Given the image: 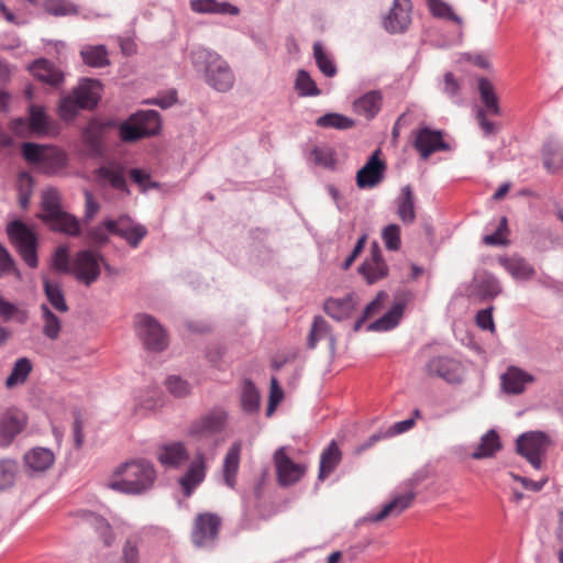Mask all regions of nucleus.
<instances>
[{"label":"nucleus","mask_w":563,"mask_h":563,"mask_svg":"<svg viewBox=\"0 0 563 563\" xmlns=\"http://www.w3.org/2000/svg\"><path fill=\"white\" fill-rule=\"evenodd\" d=\"M29 130L30 132L43 135L49 131V123L52 120L46 114L45 109L41 106L31 104L29 107Z\"/></svg>","instance_id":"79ce46f5"},{"label":"nucleus","mask_w":563,"mask_h":563,"mask_svg":"<svg viewBox=\"0 0 563 563\" xmlns=\"http://www.w3.org/2000/svg\"><path fill=\"white\" fill-rule=\"evenodd\" d=\"M331 333L332 329L328 321L321 316H316L307 340L308 349L313 350L321 339H327Z\"/></svg>","instance_id":"09e8293b"},{"label":"nucleus","mask_w":563,"mask_h":563,"mask_svg":"<svg viewBox=\"0 0 563 563\" xmlns=\"http://www.w3.org/2000/svg\"><path fill=\"white\" fill-rule=\"evenodd\" d=\"M155 479L156 471L150 461L132 460L117 467L109 487L128 495H142L153 487Z\"/></svg>","instance_id":"f257e3e1"},{"label":"nucleus","mask_w":563,"mask_h":563,"mask_svg":"<svg viewBox=\"0 0 563 563\" xmlns=\"http://www.w3.org/2000/svg\"><path fill=\"white\" fill-rule=\"evenodd\" d=\"M190 9L200 14L238 15L240 9L227 1L191 0Z\"/></svg>","instance_id":"c85d7f7f"},{"label":"nucleus","mask_w":563,"mask_h":563,"mask_svg":"<svg viewBox=\"0 0 563 563\" xmlns=\"http://www.w3.org/2000/svg\"><path fill=\"white\" fill-rule=\"evenodd\" d=\"M342 460V452L338 444L332 441L321 453L319 463L318 479L323 482L334 472Z\"/></svg>","instance_id":"c756f323"},{"label":"nucleus","mask_w":563,"mask_h":563,"mask_svg":"<svg viewBox=\"0 0 563 563\" xmlns=\"http://www.w3.org/2000/svg\"><path fill=\"white\" fill-rule=\"evenodd\" d=\"M474 290L482 300L493 299L501 292L499 280L492 274H484L474 279Z\"/></svg>","instance_id":"58836bf2"},{"label":"nucleus","mask_w":563,"mask_h":563,"mask_svg":"<svg viewBox=\"0 0 563 563\" xmlns=\"http://www.w3.org/2000/svg\"><path fill=\"white\" fill-rule=\"evenodd\" d=\"M274 461L278 484L283 487L296 484L306 473V467L301 464L295 463L286 454L285 448H279L275 452Z\"/></svg>","instance_id":"2eb2a0df"},{"label":"nucleus","mask_w":563,"mask_h":563,"mask_svg":"<svg viewBox=\"0 0 563 563\" xmlns=\"http://www.w3.org/2000/svg\"><path fill=\"white\" fill-rule=\"evenodd\" d=\"M31 70L37 79L53 87L59 86L64 80L63 73L46 59L35 60Z\"/></svg>","instance_id":"f704fd0d"},{"label":"nucleus","mask_w":563,"mask_h":563,"mask_svg":"<svg viewBox=\"0 0 563 563\" xmlns=\"http://www.w3.org/2000/svg\"><path fill=\"white\" fill-rule=\"evenodd\" d=\"M316 124L324 129L347 130L353 128L355 122L349 117L331 112L319 117Z\"/></svg>","instance_id":"8fccbe9b"},{"label":"nucleus","mask_w":563,"mask_h":563,"mask_svg":"<svg viewBox=\"0 0 563 563\" xmlns=\"http://www.w3.org/2000/svg\"><path fill=\"white\" fill-rule=\"evenodd\" d=\"M19 203L21 208L26 209L30 203V198L32 194L33 179L31 175L26 172H21L19 174Z\"/></svg>","instance_id":"680f3d73"},{"label":"nucleus","mask_w":563,"mask_h":563,"mask_svg":"<svg viewBox=\"0 0 563 563\" xmlns=\"http://www.w3.org/2000/svg\"><path fill=\"white\" fill-rule=\"evenodd\" d=\"M80 56L89 67L101 68L110 64L108 49L104 45H84L80 49Z\"/></svg>","instance_id":"4c0bfd02"},{"label":"nucleus","mask_w":563,"mask_h":563,"mask_svg":"<svg viewBox=\"0 0 563 563\" xmlns=\"http://www.w3.org/2000/svg\"><path fill=\"white\" fill-rule=\"evenodd\" d=\"M135 328L143 345L152 352H162L168 345V338L161 323L150 314L140 313L135 317Z\"/></svg>","instance_id":"0eeeda50"},{"label":"nucleus","mask_w":563,"mask_h":563,"mask_svg":"<svg viewBox=\"0 0 563 563\" xmlns=\"http://www.w3.org/2000/svg\"><path fill=\"white\" fill-rule=\"evenodd\" d=\"M534 380V377L515 366H511L507 369L506 373L501 375V386L505 393L511 395H519L525 391L527 384H530Z\"/></svg>","instance_id":"bb28decb"},{"label":"nucleus","mask_w":563,"mask_h":563,"mask_svg":"<svg viewBox=\"0 0 563 563\" xmlns=\"http://www.w3.org/2000/svg\"><path fill=\"white\" fill-rule=\"evenodd\" d=\"M498 263L517 280H530L536 276L534 267L520 255L499 256Z\"/></svg>","instance_id":"393cba45"},{"label":"nucleus","mask_w":563,"mask_h":563,"mask_svg":"<svg viewBox=\"0 0 563 563\" xmlns=\"http://www.w3.org/2000/svg\"><path fill=\"white\" fill-rule=\"evenodd\" d=\"M168 391L177 398L186 397L191 391L190 384L180 376L172 375L166 379Z\"/></svg>","instance_id":"e2e57ef3"},{"label":"nucleus","mask_w":563,"mask_h":563,"mask_svg":"<svg viewBox=\"0 0 563 563\" xmlns=\"http://www.w3.org/2000/svg\"><path fill=\"white\" fill-rule=\"evenodd\" d=\"M443 91L454 102L461 101V86L452 73L444 74Z\"/></svg>","instance_id":"338daca9"},{"label":"nucleus","mask_w":563,"mask_h":563,"mask_svg":"<svg viewBox=\"0 0 563 563\" xmlns=\"http://www.w3.org/2000/svg\"><path fill=\"white\" fill-rule=\"evenodd\" d=\"M32 363L27 357L18 358L12 367L10 375L5 379V387L12 389L26 382L32 372Z\"/></svg>","instance_id":"a18cd8bd"},{"label":"nucleus","mask_w":563,"mask_h":563,"mask_svg":"<svg viewBox=\"0 0 563 563\" xmlns=\"http://www.w3.org/2000/svg\"><path fill=\"white\" fill-rule=\"evenodd\" d=\"M21 153L29 164L47 175L62 172L68 164L67 154L56 146L25 142L22 144Z\"/></svg>","instance_id":"7ed1b4c3"},{"label":"nucleus","mask_w":563,"mask_h":563,"mask_svg":"<svg viewBox=\"0 0 563 563\" xmlns=\"http://www.w3.org/2000/svg\"><path fill=\"white\" fill-rule=\"evenodd\" d=\"M157 460L167 468H179L188 462L189 453L183 442H172L159 448Z\"/></svg>","instance_id":"b1692460"},{"label":"nucleus","mask_w":563,"mask_h":563,"mask_svg":"<svg viewBox=\"0 0 563 563\" xmlns=\"http://www.w3.org/2000/svg\"><path fill=\"white\" fill-rule=\"evenodd\" d=\"M295 89L301 97H313L321 93L320 89L317 87L309 73L303 69H300L297 73Z\"/></svg>","instance_id":"864d4df0"},{"label":"nucleus","mask_w":563,"mask_h":563,"mask_svg":"<svg viewBox=\"0 0 563 563\" xmlns=\"http://www.w3.org/2000/svg\"><path fill=\"white\" fill-rule=\"evenodd\" d=\"M162 129L161 115L156 110H140L119 125V136L124 143L157 135Z\"/></svg>","instance_id":"20e7f679"},{"label":"nucleus","mask_w":563,"mask_h":563,"mask_svg":"<svg viewBox=\"0 0 563 563\" xmlns=\"http://www.w3.org/2000/svg\"><path fill=\"white\" fill-rule=\"evenodd\" d=\"M43 214L41 219L45 222L62 211L59 197L56 190L51 189L44 192L42 198Z\"/></svg>","instance_id":"4d7b16f0"},{"label":"nucleus","mask_w":563,"mask_h":563,"mask_svg":"<svg viewBox=\"0 0 563 563\" xmlns=\"http://www.w3.org/2000/svg\"><path fill=\"white\" fill-rule=\"evenodd\" d=\"M397 216L405 224H411L416 220L415 197L409 185L401 189L400 196L396 200Z\"/></svg>","instance_id":"c9c22d12"},{"label":"nucleus","mask_w":563,"mask_h":563,"mask_svg":"<svg viewBox=\"0 0 563 563\" xmlns=\"http://www.w3.org/2000/svg\"><path fill=\"white\" fill-rule=\"evenodd\" d=\"M382 239L388 251H399L401 246L400 227L391 223L382 230Z\"/></svg>","instance_id":"bf43d9fd"},{"label":"nucleus","mask_w":563,"mask_h":563,"mask_svg":"<svg viewBox=\"0 0 563 563\" xmlns=\"http://www.w3.org/2000/svg\"><path fill=\"white\" fill-rule=\"evenodd\" d=\"M410 10V0H394L393 8L384 20L385 29L390 33L405 32L411 21Z\"/></svg>","instance_id":"412c9836"},{"label":"nucleus","mask_w":563,"mask_h":563,"mask_svg":"<svg viewBox=\"0 0 563 563\" xmlns=\"http://www.w3.org/2000/svg\"><path fill=\"white\" fill-rule=\"evenodd\" d=\"M112 235L120 236L132 249L139 247L148 231L145 225L135 222L130 216L121 214L114 222H109Z\"/></svg>","instance_id":"ddd939ff"},{"label":"nucleus","mask_w":563,"mask_h":563,"mask_svg":"<svg viewBox=\"0 0 563 563\" xmlns=\"http://www.w3.org/2000/svg\"><path fill=\"white\" fill-rule=\"evenodd\" d=\"M413 298L409 289H399L395 292V302L380 318L367 325V331H388L398 325L407 303Z\"/></svg>","instance_id":"f8f14e48"},{"label":"nucleus","mask_w":563,"mask_h":563,"mask_svg":"<svg viewBox=\"0 0 563 563\" xmlns=\"http://www.w3.org/2000/svg\"><path fill=\"white\" fill-rule=\"evenodd\" d=\"M190 60L197 71L203 73L205 81L218 92H228L235 82L229 63L217 52L198 46L191 49Z\"/></svg>","instance_id":"f03ea898"},{"label":"nucleus","mask_w":563,"mask_h":563,"mask_svg":"<svg viewBox=\"0 0 563 563\" xmlns=\"http://www.w3.org/2000/svg\"><path fill=\"white\" fill-rule=\"evenodd\" d=\"M416 493L410 490L406 494L396 496L393 500L383 506L376 514H369L362 519L363 522H378L387 518L389 515H399L405 509L409 508L415 499Z\"/></svg>","instance_id":"a878e982"},{"label":"nucleus","mask_w":563,"mask_h":563,"mask_svg":"<svg viewBox=\"0 0 563 563\" xmlns=\"http://www.w3.org/2000/svg\"><path fill=\"white\" fill-rule=\"evenodd\" d=\"M227 421V412L220 408H213L190 422L187 435L196 441L211 439L223 431Z\"/></svg>","instance_id":"6e6552de"},{"label":"nucleus","mask_w":563,"mask_h":563,"mask_svg":"<svg viewBox=\"0 0 563 563\" xmlns=\"http://www.w3.org/2000/svg\"><path fill=\"white\" fill-rule=\"evenodd\" d=\"M96 175L100 183L108 184L112 189L126 196L131 194L126 181V169L123 165L111 164L100 166L96 170Z\"/></svg>","instance_id":"5701e85b"},{"label":"nucleus","mask_w":563,"mask_h":563,"mask_svg":"<svg viewBox=\"0 0 563 563\" xmlns=\"http://www.w3.org/2000/svg\"><path fill=\"white\" fill-rule=\"evenodd\" d=\"M45 223L55 232H60L69 236H79L81 233L79 220L62 210L51 220H46Z\"/></svg>","instance_id":"2f4dec72"},{"label":"nucleus","mask_w":563,"mask_h":563,"mask_svg":"<svg viewBox=\"0 0 563 563\" xmlns=\"http://www.w3.org/2000/svg\"><path fill=\"white\" fill-rule=\"evenodd\" d=\"M383 95L379 90H371L358 97L354 103V111L367 120L374 119L382 109Z\"/></svg>","instance_id":"cd10ccee"},{"label":"nucleus","mask_w":563,"mask_h":563,"mask_svg":"<svg viewBox=\"0 0 563 563\" xmlns=\"http://www.w3.org/2000/svg\"><path fill=\"white\" fill-rule=\"evenodd\" d=\"M122 563H140L137 541L133 538L126 539L123 544Z\"/></svg>","instance_id":"774afa93"},{"label":"nucleus","mask_w":563,"mask_h":563,"mask_svg":"<svg viewBox=\"0 0 563 563\" xmlns=\"http://www.w3.org/2000/svg\"><path fill=\"white\" fill-rule=\"evenodd\" d=\"M242 451L241 442H234L228 450L223 461V479L230 487L234 488L236 484V474L240 466V456Z\"/></svg>","instance_id":"7c9ffc66"},{"label":"nucleus","mask_w":563,"mask_h":563,"mask_svg":"<svg viewBox=\"0 0 563 563\" xmlns=\"http://www.w3.org/2000/svg\"><path fill=\"white\" fill-rule=\"evenodd\" d=\"M26 422L25 413L14 407L0 413V446H9L24 430Z\"/></svg>","instance_id":"dca6fc26"},{"label":"nucleus","mask_w":563,"mask_h":563,"mask_svg":"<svg viewBox=\"0 0 563 563\" xmlns=\"http://www.w3.org/2000/svg\"><path fill=\"white\" fill-rule=\"evenodd\" d=\"M42 317L44 320L43 333L51 340H56L60 332V320L52 312V310L43 303L41 306Z\"/></svg>","instance_id":"5fc2aeb1"},{"label":"nucleus","mask_w":563,"mask_h":563,"mask_svg":"<svg viewBox=\"0 0 563 563\" xmlns=\"http://www.w3.org/2000/svg\"><path fill=\"white\" fill-rule=\"evenodd\" d=\"M79 109H81V107L77 104L76 98L70 95L60 100L58 112L63 120L69 121L77 115Z\"/></svg>","instance_id":"69168bd1"},{"label":"nucleus","mask_w":563,"mask_h":563,"mask_svg":"<svg viewBox=\"0 0 563 563\" xmlns=\"http://www.w3.org/2000/svg\"><path fill=\"white\" fill-rule=\"evenodd\" d=\"M102 85L100 80L92 78H84L73 90V96L77 100V104L81 109L92 110L97 107L101 98Z\"/></svg>","instance_id":"aec40b11"},{"label":"nucleus","mask_w":563,"mask_h":563,"mask_svg":"<svg viewBox=\"0 0 563 563\" xmlns=\"http://www.w3.org/2000/svg\"><path fill=\"white\" fill-rule=\"evenodd\" d=\"M44 8L47 13L56 16L77 13V7L69 0H45Z\"/></svg>","instance_id":"13d9d810"},{"label":"nucleus","mask_w":563,"mask_h":563,"mask_svg":"<svg viewBox=\"0 0 563 563\" xmlns=\"http://www.w3.org/2000/svg\"><path fill=\"white\" fill-rule=\"evenodd\" d=\"M413 146L423 159H428L435 152L450 148L449 144L443 140L442 131L432 130L428 126L420 128L416 132Z\"/></svg>","instance_id":"f3484780"},{"label":"nucleus","mask_w":563,"mask_h":563,"mask_svg":"<svg viewBox=\"0 0 563 563\" xmlns=\"http://www.w3.org/2000/svg\"><path fill=\"white\" fill-rule=\"evenodd\" d=\"M313 57L316 59V64L319 70L325 77H333L336 75V66L332 57L329 54H327V52L323 49V46L320 42H316L313 44Z\"/></svg>","instance_id":"3c124183"},{"label":"nucleus","mask_w":563,"mask_h":563,"mask_svg":"<svg viewBox=\"0 0 563 563\" xmlns=\"http://www.w3.org/2000/svg\"><path fill=\"white\" fill-rule=\"evenodd\" d=\"M428 8L432 15L438 19L449 20L459 25L463 23L461 16L454 13L452 7L443 0H427Z\"/></svg>","instance_id":"603ef678"},{"label":"nucleus","mask_w":563,"mask_h":563,"mask_svg":"<svg viewBox=\"0 0 563 563\" xmlns=\"http://www.w3.org/2000/svg\"><path fill=\"white\" fill-rule=\"evenodd\" d=\"M113 126L111 122L91 121L82 131V142L91 156H101L104 151L103 135L107 128Z\"/></svg>","instance_id":"4be33fe9"},{"label":"nucleus","mask_w":563,"mask_h":563,"mask_svg":"<svg viewBox=\"0 0 563 563\" xmlns=\"http://www.w3.org/2000/svg\"><path fill=\"white\" fill-rule=\"evenodd\" d=\"M423 372L430 377L441 378L449 384H460L463 380L461 362L446 355L430 357L423 366Z\"/></svg>","instance_id":"1a4fd4ad"},{"label":"nucleus","mask_w":563,"mask_h":563,"mask_svg":"<svg viewBox=\"0 0 563 563\" xmlns=\"http://www.w3.org/2000/svg\"><path fill=\"white\" fill-rule=\"evenodd\" d=\"M379 150H376L365 165L356 173V185L361 189L373 188L384 179L385 163L379 158Z\"/></svg>","instance_id":"a211bd4d"},{"label":"nucleus","mask_w":563,"mask_h":563,"mask_svg":"<svg viewBox=\"0 0 563 563\" xmlns=\"http://www.w3.org/2000/svg\"><path fill=\"white\" fill-rule=\"evenodd\" d=\"M551 445L549 435L542 431H529L520 434L516 441V451L533 468H542V460Z\"/></svg>","instance_id":"423d86ee"},{"label":"nucleus","mask_w":563,"mask_h":563,"mask_svg":"<svg viewBox=\"0 0 563 563\" xmlns=\"http://www.w3.org/2000/svg\"><path fill=\"white\" fill-rule=\"evenodd\" d=\"M109 222H114V219H104L98 225L91 227L86 230L85 239L88 244L95 247H102L110 241L112 229L109 228Z\"/></svg>","instance_id":"37998d69"},{"label":"nucleus","mask_w":563,"mask_h":563,"mask_svg":"<svg viewBox=\"0 0 563 563\" xmlns=\"http://www.w3.org/2000/svg\"><path fill=\"white\" fill-rule=\"evenodd\" d=\"M100 261H103V255L100 252L93 250L79 251L73 265L76 279L86 286L97 282L101 274Z\"/></svg>","instance_id":"9d476101"},{"label":"nucleus","mask_w":563,"mask_h":563,"mask_svg":"<svg viewBox=\"0 0 563 563\" xmlns=\"http://www.w3.org/2000/svg\"><path fill=\"white\" fill-rule=\"evenodd\" d=\"M85 516L87 521L103 541L104 545L111 547L114 541V534L110 523L104 518L93 512H87Z\"/></svg>","instance_id":"de8ad7c7"},{"label":"nucleus","mask_w":563,"mask_h":563,"mask_svg":"<svg viewBox=\"0 0 563 563\" xmlns=\"http://www.w3.org/2000/svg\"><path fill=\"white\" fill-rule=\"evenodd\" d=\"M477 89L479 92V97L482 102L484 103L483 108L492 115H500L501 110L498 102V97L495 92V88L492 81L485 77H481L477 80Z\"/></svg>","instance_id":"e433bc0d"},{"label":"nucleus","mask_w":563,"mask_h":563,"mask_svg":"<svg viewBox=\"0 0 563 563\" xmlns=\"http://www.w3.org/2000/svg\"><path fill=\"white\" fill-rule=\"evenodd\" d=\"M543 165L544 167L551 172L555 173L563 165V147L562 145L554 141L549 140L543 145Z\"/></svg>","instance_id":"a19ab883"},{"label":"nucleus","mask_w":563,"mask_h":563,"mask_svg":"<svg viewBox=\"0 0 563 563\" xmlns=\"http://www.w3.org/2000/svg\"><path fill=\"white\" fill-rule=\"evenodd\" d=\"M353 308L354 302L352 296L341 299L329 298L323 305L324 312L336 321L349 318Z\"/></svg>","instance_id":"ea45409f"},{"label":"nucleus","mask_w":563,"mask_h":563,"mask_svg":"<svg viewBox=\"0 0 563 563\" xmlns=\"http://www.w3.org/2000/svg\"><path fill=\"white\" fill-rule=\"evenodd\" d=\"M5 231L24 263L31 268H36L38 266L36 233L22 220L11 221Z\"/></svg>","instance_id":"39448f33"},{"label":"nucleus","mask_w":563,"mask_h":563,"mask_svg":"<svg viewBox=\"0 0 563 563\" xmlns=\"http://www.w3.org/2000/svg\"><path fill=\"white\" fill-rule=\"evenodd\" d=\"M55 461L54 453L49 449L34 448L24 454V463L27 468L34 472L48 470Z\"/></svg>","instance_id":"72a5a7b5"},{"label":"nucleus","mask_w":563,"mask_h":563,"mask_svg":"<svg viewBox=\"0 0 563 563\" xmlns=\"http://www.w3.org/2000/svg\"><path fill=\"white\" fill-rule=\"evenodd\" d=\"M43 288L47 300L49 301L54 309H56L59 312L68 311L69 308L66 303L64 291L59 283L44 278Z\"/></svg>","instance_id":"49530a36"},{"label":"nucleus","mask_w":563,"mask_h":563,"mask_svg":"<svg viewBox=\"0 0 563 563\" xmlns=\"http://www.w3.org/2000/svg\"><path fill=\"white\" fill-rule=\"evenodd\" d=\"M206 477V457L201 450L196 452L194 461L190 463L186 473L179 478V485L184 495L190 497L195 489L203 482Z\"/></svg>","instance_id":"6ab92c4d"},{"label":"nucleus","mask_w":563,"mask_h":563,"mask_svg":"<svg viewBox=\"0 0 563 563\" xmlns=\"http://www.w3.org/2000/svg\"><path fill=\"white\" fill-rule=\"evenodd\" d=\"M221 518L212 512L199 514L194 521L191 541L196 547L202 548L212 544L219 534Z\"/></svg>","instance_id":"9b49d317"},{"label":"nucleus","mask_w":563,"mask_h":563,"mask_svg":"<svg viewBox=\"0 0 563 563\" xmlns=\"http://www.w3.org/2000/svg\"><path fill=\"white\" fill-rule=\"evenodd\" d=\"M357 272L369 285L388 276L389 267L377 242L372 243L369 255L358 266Z\"/></svg>","instance_id":"4468645a"},{"label":"nucleus","mask_w":563,"mask_h":563,"mask_svg":"<svg viewBox=\"0 0 563 563\" xmlns=\"http://www.w3.org/2000/svg\"><path fill=\"white\" fill-rule=\"evenodd\" d=\"M19 464L12 459L0 460V489H5L14 484Z\"/></svg>","instance_id":"6e6d98bb"},{"label":"nucleus","mask_w":563,"mask_h":563,"mask_svg":"<svg viewBox=\"0 0 563 563\" xmlns=\"http://www.w3.org/2000/svg\"><path fill=\"white\" fill-rule=\"evenodd\" d=\"M503 449L499 434L490 429L482 435L476 450L471 454L474 460H483L495 456Z\"/></svg>","instance_id":"473e14b6"},{"label":"nucleus","mask_w":563,"mask_h":563,"mask_svg":"<svg viewBox=\"0 0 563 563\" xmlns=\"http://www.w3.org/2000/svg\"><path fill=\"white\" fill-rule=\"evenodd\" d=\"M241 406L243 411L250 415L256 413L260 410V391L251 379L243 382Z\"/></svg>","instance_id":"c03bdc74"},{"label":"nucleus","mask_w":563,"mask_h":563,"mask_svg":"<svg viewBox=\"0 0 563 563\" xmlns=\"http://www.w3.org/2000/svg\"><path fill=\"white\" fill-rule=\"evenodd\" d=\"M311 157L316 165L334 168L335 158L334 151L329 146H314L311 151Z\"/></svg>","instance_id":"052dcab7"},{"label":"nucleus","mask_w":563,"mask_h":563,"mask_svg":"<svg viewBox=\"0 0 563 563\" xmlns=\"http://www.w3.org/2000/svg\"><path fill=\"white\" fill-rule=\"evenodd\" d=\"M508 231V221L506 217H503L496 228L495 232L487 234L483 238V242L486 245H508L509 241L504 238V234Z\"/></svg>","instance_id":"0e129e2a"}]
</instances>
